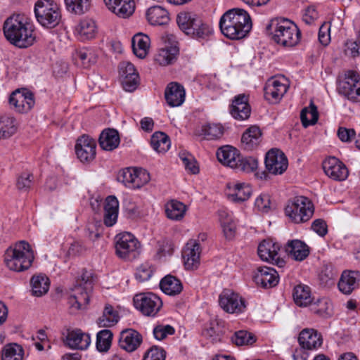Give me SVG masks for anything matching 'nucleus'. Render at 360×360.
<instances>
[{
    "label": "nucleus",
    "instance_id": "18",
    "mask_svg": "<svg viewBox=\"0 0 360 360\" xmlns=\"http://www.w3.org/2000/svg\"><path fill=\"white\" fill-rule=\"evenodd\" d=\"M253 281L264 288L276 286L279 281L278 272L269 266H259L252 276Z\"/></svg>",
    "mask_w": 360,
    "mask_h": 360
},
{
    "label": "nucleus",
    "instance_id": "51",
    "mask_svg": "<svg viewBox=\"0 0 360 360\" xmlns=\"http://www.w3.org/2000/svg\"><path fill=\"white\" fill-rule=\"evenodd\" d=\"M113 334L108 329L99 331L96 335V348L99 352H107L110 346Z\"/></svg>",
    "mask_w": 360,
    "mask_h": 360
},
{
    "label": "nucleus",
    "instance_id": "44",
    "mask_svg": "<svg viewBox=\"0 0 360 360\" xmlns=\"http://www.w3.org/2000/svg\"><path fill=\"white\" fill-rule=\"evenodd\" d=\"M118 312L110 304L105 306L102 316L96 321L99 327L108 328L115 326L119 321Z\"/></svg>",
    "mask_w": 360,
    "mask_h": 360
},
{
    "label": "nucleus",
    "instance_id": "39",
    "mask_svg": "<svg viewBox=\"0 0 360 360\" xmlns=\"http://www.w3.org/2000/svg\"><path fill=\"white\" fill-rule=\"evenodd\" d=\"M160 289L167 295H179L183 290V285L179 279L175 276L167 275L160 283Z\"/></svg>",
    "mask_w": 360,
    "mask_h": 360
},
{
    "label": "nucleus",
    "instance_id": "24",
    "mask_svg": "<svg viewBox=\"0 0 360 360\" xmlns=\"http://www.w3.org/2000/svg\"><path fill=\"white\" fill-rule=\"evenodd\" d=\"M186 92L184 86L177 82L169 83L165 89V97L171 107H179L185 101Z\"/></svg>",
    "mask_w": 360,
    "mask_h": 360
},
{
    "label": "nucleus",
    "instance_id": "8",
    "mask_svg": "<svg viewBox=\"0 0 360 360\" xmlns=\"http://www.w3.org/2000/svg\"><path fill=\"white\" fill-rule=\"evenodd\" d=\"M38 22L44 27L53 28L61 20V13L57 4L52 0H39L34 6Z\"/></svg>",
    "mask_w": 360,
    "mask_h": 360
},
{
    "label": "nucleus",
    "instance_id": "15",
    "mask_svg": "<svg viewBox=\"0 0 360 360\" xmlns=\"http://www.w3.org/2000/svg\"><path fill=\"white\" fill-rule=\"evenodd\" d=\"M264 163L268 172L275 175L283 174L288 165L286 156L277 148L271 149L267 152Z\"/></svg>",
    "mask_w": 360,
    "mask_h": 360
},
{
    "label": "nucleus",
    "instance_id": "14",
    "mask_svg": "<svg viewBox=\"0 0 360 360\" xmlns=\"http://www.w3.org/2000/svg\"><path fill=\"white\" fill-rule=\"evenodd\" d=\"M75 148L77 158L83 163H89L96 158V142L88 135L79 137Z\"/></svg>",
    "mask_w": 360,
    "mask_h": 360
},
{
    "label": "nucleus",
    "instance_id": "16",
    "mask_svg": "<svg viewBox=\"0 0 360 360\" xmlns=\"http://www.w3.org/2000/svg\"><path fill=\"white\" fill-rule=\"evenodd\" d=\"M219 303L227 313H241L246 307L245 301L238 294L225 289L219 295Z\"/></svg>",
    "mask_w": 360,
    "mask_h": 360
},
{
    "label": "nucleus",
    "instance_id": "40",
    "mask_svg": "<svg viewBox=\"0 0 360 360\" xmlns=\"http://www.w3.org/2000/svg\"><path fill=\"white\" fill-rule=\"evenodd\" d=\"M32 295L36 297H41L47 293L50 286V281L45 275H34L30 281Z\"/></svg>",
    "mask_w": 360,
    "mask_h": 360
},
{
    "label": "nucleus",
    "instance_id": "21",
    "mask_svg": "<svg viewBox=\"0 0 360 360\" xmlns=\"http://www.w3.org/2000/svg\"><path fill=\"white\" fill-rule=\"evenodd\" d=\"M300 345L305 349H316L323 343L322 335L313 328L303 329L299 335Z\"/></svg>",
    "mask_w": 360,
    "mask_h": 360
},
{
    "label": "nucleus",
    "instance_id": "52",
    "mask_svg": "<svg viewBox=\"0 0 360 360\" xmlns=\"http://www.w3.org/2000/svg\"><path fill=\"white\" fill-rule=\"evenodd\" d=\"M202 134L208 140L217 139L224 134V128L219 124H206L202 127Z\"/></svg>",
    "mask_w": 360,
    "mask_h": 360
},
{
    "label": "nucleus",
    "instance_id": "28",
    "mask_svg": "<svg viewBox=\"0 0 360 360\" xmlns=\"http://www.w3.org/2000/svg\"><path fill=\"white\" fill-rule=\"evenodd\" d=\"M262 141V131L259 127L252 125L243 134L241 143L245 150H252L258 147Z\"/></svg>",
    "mask_w": 360,
    "mask_h": 360
},
{
    "label": "nucleus",
    "instance_id": "33",
    "mask_svg": "<svg viewBox=\"0 0 360 360\" xmlns=\"http://www.w3.org/2000/svg\"><path fill=\"white\" fill-rule=\"evenodd\" d=\"M279 250L278 244L271 240H264L259 243L257 252L262 260L274 263V259H276Z\"/></svg>",
    "mask_w": 360,
    "mask_h": 360
},
{
    "label": "nucleus",
    "instance_id": "50",
    "mask_svg": "<svg viewBox=\"0 0 360 360\" xmlns=\"http://www.w3.org/2000/svg\"><path fill=\"white\" fill-rule=\"evenodd\" d=\"M68 11L77 15H82L89 11L91 0H64Z\"/></svg>",
    "mask_w": 360,
    "mask_h": 360
},
{
    "label": "nucleus",
    "instance_id": "17",
    "mask_svg": "<svg viewBox=\"0 0 360 360\" xmlns=\"http://www.w3.org/2000/svg\"><path fill=\"white\" fill-rule=\"evenodd\" d=\"M122 85L126 91H134L139 84V76L134 65L129 61H122L119 65Z\"/></svg>",
    "mask_w": 360,
    "mask_h": 360
},
{
    "label": "nucleus",
    "instance_id": "63",
    "mask_svg": "<svg viewBox=\"0 0 360 360\" xmlns=\"http://www.w3.org/2000/svg\"><path fill=\"white\" fill-rule=\"evenodd\" d=\"M153 271L148 265L142 264L137 268L135 277L139 281L143 282L148 281L151 277Z\"/></svg>",
    "mask_w": 360,
    "mask_h": 360
},
{
    "label": "nucleus",
    "instance_id": "55",
    "mask_svg": "<svg viewBox=\"0 0 360 360\" xmlns=\"http://www.w3.org/2000/svg\"><path fill=\"white\" fill-rule=\"evenodd\" d=\"M77 57L84 68H89L97 62L98 56L91 49H83L77 53Z\"/></svg>",
    "mask_w": 360,
    "mask_h": 360
},
{
    "label": "nucleus",
    "instance_id": "47",
    "mask_svg": "<svg viewBox=\"0 0 360 360\" xmlns=\"http://www.w3.org/2000/svg\"><path fill=\"white\" fill-rule=\"evenodd\" d=\"M311 310L322 318H328L333 314V305L327 298H321L311 306Z\"/></svg>",
    "mask_w": 360,
    "mask_h": 360
},
{
    "label": "nucleus",
    "instance_id": "49",
    "mask_svg": "<svg viewBox=\"0 0 360 360\" xmlns=\"http://www.w3.org/2000/svg\"><path fill=\"white\" fill-rule=\"evenodd\" d=\"M24 354L22 347L15 343L5 345L2 350L1 360H22Z\"/></svg>",
    "mask_w": 360,
    "mask_h": 360
},
{
    "label": "nucleus",
    "instance_id": "36",
    "mask_svg": "<svg viewBox=\"0 0 360 360\" xmlns=\"http://www.w3.org/2000/svg\"><path fill=\"white\" fill-rule=\"evenodd\" d=\"M230 193L229 198L235 202H243L248 200L252 194L251 187L244 183H238L228 185Z\"/></svg>",
    "mask_w": 360,
    "mask_h": 360
},
{
    "label": "nucleus",
    "instance_id": "5",
    "mask_svg": "<svg viewBox=\"0 0 360 360\" xmlns=\"http://www.w3.org/2000/svg\"><path fill=\"white\" fill-rule=\"evenodd\" d=\"M94 278L91 271L83 269L81 276L70 288L68 304L75 310L84 309L89 304V295L94 287Z\"/></svg>",
    "mask_w": 360,
    "mask_h": 360
},
{
    "label": "nucleus",
    "instance_id": "13",
    "mask_svg": "<svg viewBox=\"0 0 360 360\" xmlns=\"http://www.w3.org/2000/svg\"><path fill=\"white\" fill-rule=\"evenodd\" d=\"M289 88V82L285 77L271 78L264 87V95L271 103H277L285 94Z\"/></svg>",
    "mask_w": 360,
    "mask_h": 360
},
{
    "label": "nucleus",
    "instance_id": "41",
    "mask_svg": "<svg viewBox=\"0 0 360 360\" xmlns=\"http://www.w3.org/2000/svg\"><path fill=\"white\" fill-rule=\"evenodd\" d=\"M292 297L295 303L300 307H307L312 301L310 288L303 284L295 286Z\"/></svg>",
    "mask_w": 360,
    "mask_h": 360
},
{
    "label": "nucleus",
    "instance_id": "7",
    "mask_svg": "<svg viewBox=\"0 0 360 360\" xmlns=\"http://www.w3.org/2000/svg\"><path fill=\"white\" fill-rule=\"evenodd\" d=\"M314 207L312 202L303 195L295 196L288 200L285 213L295 224L304 223L313 216Z\"/></svg>",
    "mask_w": 360,
    "mask_h": 360
},
{
    "label": "nucleus",
    "instance_id": "27",
    "mask_svg": "<svg viewBox=\"0 0 360 360\" xmlns=\"http://www.w3.org/2000/svg\"><path fill=\"white\" fill-rule=\"evenodd\" d=\"M360 273L358 271H345L338 282V288L344 294H350L358 287Z\"/></svg>",
    "mask_w": 360,
    "mask_h": 360
},
{
    "label": "nucleus",
    "instance_id": "20",
    "mask_svg": "<svg viewBox=\"0 0 360 360\" xmlns=\"http://www.w3.org/2000/svg\"><path fill=\"white\" fill-rule=\"evenodd\" d=\"M230 113L236 120H245L249 118L251 108L248 102V96L244 94L236 96L230 105Z\"/></svg>",
    "mask_w": 360,
    "mask_h": 360
},
{
    "label": "nucleus",
    "instance_id": "61",
    "mask_svg": "<svg viewBox=\"0 0 360 360\" xmlns=\"http://www.w3.org/2000/svg\"><path fill=\"white\" fill-rule=\"evenodd\" d=\"M175 333L174 328L170 325H158L153 329V335L158 340L165 339L168 335H173Z\"/></svg>",
    "mask_w": 360,
    "mask_h": 360
},
{
    "label": "nucleus",
    "instance_id": "62",
    "mask_svg": "<svg viewBox=\"0 0 360 360\" xmlns=\"http://www.w3.org/2000/svg\"><path fill=\"white\" fill-rule=\"evenodd\" d=\"M270 196L267 194H261L257 198L255 202V205L258 210L266 213L270 210Z\"/></svg>",
    "mask_w": 360,
    "mask_h": 360
},
{
    "label": "nucleus",
    "instance_id": "53",
    "mask_svg": "<svg viewBox=\"0 0 360 360\" xmlns=\"http://www.w3.org/2000/svg\"><path fill=\"white\" fill-rule=\"evenodd\" d=\"M231 341L237 346L250 345L256 341V338L246 330H238L231 337Z\"/></svg>",
    "mask_w": 360,
    "mask_h": 360
},
{
    "label": "nucleus",
    "instance_id": "58",
    "mask_svg": "<svg viewBox=\"0 0 360 360\" xmlns=\"http://www.w3.org/2000/svg\"><path fill=\"white\" fill-rule=\"evenodd\" d=\"M135 169L126 168L121 170L117 175V180L122 182L126 187L132 188Z\"/></svg>",
    "mask_w": 360,
    "mask_h": 360
},
{
    "label": "nucleus",
    "instance_id": "11",
    "mask_svg": "<svg viewBox=\"0 0 360 360\" xmlns=\"http://www.w3.org/2000/svg\"><path fill=\"white\" fill-rule=\"evenodd\" d=\"M8 103L15 112L27 113L35 105L34 95L27 89H18L10 94Z\"/></svg>",
    "mask_w": 360,
    "mask_h": 360
},
{
    "label": "nucleus",
    "instance_id": "26",
    "mask_svg": "<svg viewBox=\"0 0 360 360\" xmlns=\"http://www.w3.org/2000/svg\"><path fill=\"white\" fill-rule=\"evenodd\" d=\"M19 123L11 114L0 115V140H7L14 136L18 129Z\"/></svg>",
    "mask_w": 360,
    "mask_h": 360
},
{
    "label": "nucleus",
    "instance_id": "9",
    "mask_svg": "<svg viewBox=\"0 0 360 360\" xmlns=\"http://www.w3.org/2000/svg\"><path fill=\"white\" fill-rule=\"evenodd\" d=\"M115 252L118 257L131 260L137 257L141 245L136 238L129 232L117 234L115 238Z\"/></svg>",
    "mask_w": 360,
    "mask_h": 360
},
{
    "label": "nucleus",
    "instance_id": "59",
    "mask_svg": "<svg viewBox=\"0 0 360 360\" xmlns=\"http://www.w3.org/2000/svg\"><path fill=\"white\" fill-rule=\"evenodd\" d=\"M33 181V175L29 173H23L17 179V188L22 192L29 191Z\"/></svg>",
    "mask_w": 360,
    "mask_h": 360
},
{
    "label": "nucleus",
    "instance_id": "60",
    "mask_svg": "<svg viewBox=\"0 0 360 360\" xmlns=\"http://www.w3.org/2000/svg\"><path fill=\"white\" fill-rule=\"evenodd\" d=\"M165 351L158 347L153 346L144 354L143 360H165Z\"/></svg>",
    "mask_w": 360,
    "mask_h": 360
},
{
    "label": "nucleus",
    "instance_id": "19",
    "mask_svg": "<svg viewBox=\"0 0 360 360\" xmlns=\"http://www.w3.org/2000/svg\"><path fill=\"white\" fill-rule=\"evenodd\" d=\"M323 169L326 174L335 181H343L349 174L347 167L335 157H330L323 162Z\"/></svg>",
    "mask_w": 360,
    "mask_h": 360
},
{
    "label": "nucleus",
    "instance_id": "45",
    "mask_svg": "<svg viewBox=\"0 0 360 360\" xmlns=\"http://www.w3.org/2000/svg\"><path fill=\"white\" fill-rule=\"evenodd\" d=\"M186 205L176 200H172L165 205L167 217L172 220H181L186 212Z\"/></svg>",
    "mask_w": 360,
    "mask_h": 360
},
{
    "label": "nucleus",
    "instance_id": "6",
    "mask_svg": "<svg viewBox=\"0 0 360 360\" xmlns=\"http://www.w3.org/2000/svg\"><path fill=\"white\" fill-rule=\"evenodd\" d=\"M176 22L179 28L185 34L197 40L205 39L212 33L210 26L193 13H179Z\"/></svg>",
    "mask_w": 360,
    "mask_h": 360
},
{
    "label": "nucleus",
    "instance_id": "38",
    "mask_svg": "<svg viewBox=\"0 0 360 360\" xmlns=\"http://www.w3.org/2000/svg\"><path fill=\"white\" fill-rule=\"evenodd\" d=\"M179 53V48L176 45L167 46L159 49L155 56V61L160 65L172 64Z\"/></svg>",
    "mask_w": 360,
    "mask_h": 360
},
{
    "label": "nucleus",
    "instance_id": "22",
    "mask_svg": "<svg viewBox=\"0 0 360 360\" xmlns=\"http://www.w3.org/2000/svg\"><path fill=\"white\" fill-rule=\"evenodd\" d=\"M91 343L90 335L81 329H75L68 332L65 344L72 349L85 350Z\"/></svg>",
    "mask_w": 360,
    "mask_h": 360
},
{
    "label": "nucleus",
    "instance_id": "57",
    "mask_svg": "<svg viewBox=\"0 0 360 360\" xmlns=\"http://www.w3.org/2000/svg\"><path fill=\"white\" fill-rule=\"evenodd\" d=\"M179 158L182 160V162L187 171L194 174L199 172V167L197 165V162L191 154L181 153L179 154Z\"/></svg>",
    "mask_w": 360,
    "mask_h": 360
},
{
    "label": "nucleus",
    "instance_id": "43",
    "mask_svg": "<svg viewBox=\"0 0 360 360\" xmlns=\"http://www.w3.org/2000/svg\"><path fill=\"white\" fill-rule=\"evenodd\" d=\"M219 217L224 236L228 240L234 238L236 225L232 217L225 210L219 211Z\"/></svg>",
    "mask_w": 360,
    "mask_h": 360
},
{
    "label": "nucleus",
    "instance_id": "25",
    "mask_svg": "<svg viewBox=\"0 0 360 360\" xmlns=\"http://www.w3.org/2000/svg\"><path fill=\"white\" fill-rule=\"evenodd\" d=\"M142 342V336L135 330L127 329L121 332L119 345L127 352L135 351Z\"/></svg>",
    "mask_w": 360,
    "mask_h": 360
},
{
    "label": "nucleus",
    "instance_id": "48",
    "mask_svg": "<svg viewBox=\"0 0 360 360\" xmlns=\"http://www.w3.org/2000/svg\"><path fill=\"white\" fill-rule=\"evenodd\" d=\"M300 119L303 127L316 124L319 119V113L316 106L311 102L309 108H304L300 113Z\"/></svg>",
    "mask_w": 360,
    "mask_h": 360
},
{
    "label": "nucleus",
    "instance_id": "3",
    "mask_svg": "<svg viewBox=\"0 0 360 360\" xmlns=\"http://www.w3.org/2000/svg\"><path fill=\"white\" fill-rule=\"evenodd\" d=\"M266 32L275 43L286 47L297 45L301 37L296 25L281 18L271 19L266 27Z\"/></svg>",
    "mask_w": 360,
    "mask_h": 360
},
{
    "label": "nucleus",
    "instance_id": "34",
    "mask_svg": "<svg viewBox=\"0 0 360 360\" xmlns=\"http://www.w3.org/2000/svg\"><path fill=\"white\" fill-rule=\"evenodd\" d=\"M146 18L151 25L161 26L169 21L168 11L162 6H155L149 8L146 11Z\"/></svg>",
    "mask_w": 360,
    "mask_h": 360
},
{
    "label": "nucleus",
    "instance_id": "30",
    "mask_svg": "<svg viewBox=\"0 0 360 360\" xmlns=\"http://www.w3.org/2000/svg\"><path fill=\"white\" fill-rule=\"evenodd\" d=\"M98 141L103 150L112 151L119 146L120 138L116 129L108 128L101 132Z\"/></svg>",
    "mask_w": 360,
    "mask_h": 360
},
{
    "label": "nucleus",
    "instance_id": "46",
    "mask_svg": "<svg viewBox=\"0 0 360 360\" xmlns=\"http://www.w3.org/2000/svg\"><path fill=\"white\" fill-rule=\"evenodd\" d=\"M150 144L153 148L158 153H165L170 148L169 137L163 132H155L150 139Z\"/></svg>",
    "mask_w": 360,
    "mask_h": 360
},
{
    "label": "nucleus",
    "instance_id": "32",
    "mask_svg": "<svg viewBox=\"0 0 360 360\" xmlns=\"http://www.w3.org/2000/svg\"><path fill=\"white\" fill-rule=\"evenodd\" d=\"M119 210V202L117 199L110 195L106 198L104 205L103 222L107 226H113L117 220Z\"/></svg>",
    "mask_w": 360,
    "mask_h": 360
},
{
    "label": "nucleus",
    "instance_id": "54",
    "mask_svg": "<svg viewBox=\"0 0 360 360\" xmlns=\"http://www.w3.org/2000/svg\"><path fill=\"white\" fill-rule=\"evenodd\" d=\"M258 167V161L252 157H243L240 155L239 161L237 166L234 169L244 172H252L256 170Z\"/></svg>",
    "mask_w": 360,
    "mask_h": 360
},
{
    "label": "nucleus",
    "instance_id": "1",
    "mask_svg": "<svg viewBox=\"0 0 360 360\" xmlns=\"http://www.w3.org/2000/svg\"><path fill=\"white\" fill-rule=\"evenodd\" d=\"M252 26L250 15L241 8H232L226 11L219 20L221 33L232 40H238L246 37Z\"/></svg>",
    "mask_w": 360,
    "mask_h": 360
},
{
    "label": "nucleus",
    "instance_id": "56",
    "mask_svg": "<svg viewBox=\"0 0 360 360\" xmlns=\"http://www.w3.org/2000/svg\"><path fill=\"white\" fill-rule=\"evenodd\" d=\"M150 181L149 173L142 169H135V175L134 176V181L131 189L139 188Z\"/></svg>",
    "mask_w": 360,
    "mask_h": 360
},
{
    "label": "nucleus",
    "instance_id": "37",
    "mask_svg": "<svg viewBox=\"0 0 360 360\" xmlns=\"http://www.w3.org/2000/svg\"><path fill=\"white\" fill-rule=\"evenodd\" d=\"M134 53L139 58H144L148 54L150 46V38L142 33L135 34L131 39Z\"/></svg>",
    "mask_w": 360,
    "mask_h": 360
},
{
    "label": "nucleus",
    "instance_id": "64",
    "mask_svg": "<svg viewBox=\"0 0 360 360\" xmlns=\"http://www.w3.org/2000/svg\"><path fill=\"white\" fill-rule=\"evenodd\" d=\"M311 229L321 237L328 233L327 224L322 219H315L311 224Z\"/></svg>",
    "mask_w": 360,
    "mask_h": 360
},
{
    "label": "nucleus",
    "instance_id": "10",
    "mask_svg": "<svg viewBox=\"0 0 360 360\" xmlns=\"http://www.w3.org/2000/svg\"><path fill=\"white\" fill-rule=\"evenodd\" d=\"M338 90L349 101L360 103V75L352 70L347 71L339 79Z\"/></svg>",
    "mask_w": 360,
    "mask_h": 360
},
{
    "label": "nucleus",
    "instance_id": "35",
    "mask_svg": "<svg viewBox=\"0 0 360 360\" xmlns=\"http://www.w3.org/2000/svg\"><path fill=\"white\" fill-rule=\"evenodd\" d=\"M285 251L294 259L304 260L309 254V247L300 240L288 241L285 247Z\"/></svg>",
    "mask_w": 360,
    "mask_h": 360
},
{
    "label": "nucleus",
    "instance_id": "12",
    "mask_svg": "<svg viewBox=\"0 0 360 360\" xmlns=\"http://www.w3.org/2000/svg\"><path fill=\"white\" fill-rule=\"evenodd\" d=\"M134 304L143 315L154 316L160 309L162 302L156 295L146 292L136 295L134 297Z\"/></svg>",
    "mask_w": 360,
    "mask_h": 360
},
{
    "label": "nucleus",
    "instance_id": "4",
    "mask_svg": "<svg viewBox=\"0 0 360 360\" xmlns=\"http://www.w3.org/2000/svg\"><path fill=\"white\" fill-rule=\"evenodd\" d=\"M33 251L30 244L21 240L6 249L4 263L11 271L21 272L27 270L34 261Z\"/></svg>",
    "mask_w": 360,
    "mask_h": 360
},
{
    "label": "nucleus",
    "instance_id": "29",
    "mask_svg": "<svg viewBox=\"0 0 360 360\" xmlns=\"http://www.w3.org/2000/svg\"><path fill=\"white\" fill-rule=\"evenodd\" d=\"M200 244L196 241L188 243L183 251L184 264L187 269L197 268L200 263Z\"/></svg>",
    "mask_w": 360,
    "mask_h": 360
},
{
    "label": "nucleus",
    "instance_id": "31",
    "mask_svg": "<svg viewBox=\"0 0 360 360\" xmlns=\"http://www.w3.org/2000/svg\"><path fill=\"white\" fill-rule=\"evenodd\" d=\"M240 155L239 151L231 146H223L217 152L218 160L223 165L233 169L237 166Z\"/></svg>",
    "mask_w": 360,
    "mask_h": 360
},
{
    "label": "nucleus",
    "instance_id": "23",
    "mask_svg": "<svg viewBox=\"0 0 360 360\" xmlns=\"http://www.w3.org/2000/svg\"><path fill=\"white\" fill-rule=\"evenodd\" d=\"M108 9L120 18L131 16L135 10L134 0H104Z\"/></svg>",
    "mask_w": 360,
    "mask_h": 360
},
{
    "label": "nucleus",
    "instance_id": "42",
    "mask_svg": "<svg viewBox=\"0 0 360 360\" xmlns=\"http://www.w3.org/2000/svg\"><path fill=\"white\" fill-rule=\"evenodd\" d=\"M76 30L81 40H89L96 36L97 27L94 20L84 18L79 22Z\"/></svg>",
    "mask_w": 360,
    "mask_h": 360
},
{
    "label": "nucleus",
    "instance_id": "2",
    "mask_svg": "<svg viewBox=\"0 0 360 360\" xmlns=\"http://www.w3.org/2000/svg\"><path fill=\"white\" fill-rule=\"evenodd\" d=\"M3 30L6 39L18 48H27L35 40L32 25L20 14L8 17L4 21Z\"/></svg>",
    "mask_w": 360,
    "mask_h": 360
}]
</instances>
